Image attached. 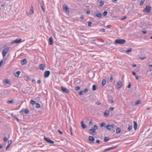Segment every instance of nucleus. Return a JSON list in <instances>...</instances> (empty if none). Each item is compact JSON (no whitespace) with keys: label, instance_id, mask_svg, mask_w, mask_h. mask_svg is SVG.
Segmentation results:
<instances>
[{"label":"nucleus","instance_id":"obj_22","mask_svg":"<svg viewBox=\"0 0 152 152\" xmlns=\"http://www.w3.org/2000/svg\"><path fill=\"white\" fill-rule=\"evenodd\" d=\"M27 63V60L26 59H24L21 62V64L22 65H23L26 64Z\"/></svg>","mask_w":152,"mask_h":152},{"label":"nucleus","instance_id":"obj_8","mask_svg":"<svg viewBox=\"0 0 152 152\" xmlns=\"http://www.w3.org/2000/svg\"><path fill=\"white\" fill-rule=\"evenodd\" d=\"M61 89L62 91L65 93H68L69 91V90L67 89L66 88L64 87L63 86H61Z\"/></svg>","mask_w":152,"mask_h":152},{"label":"nucleus","instance_id":"obj_41","mask_svg":"<svg viewBox=\"0 0 152 152\" xmlns=\"http://www.w3.org/2000/svg\"><path fill=\"white\" fill-rule=\"evenodd\" d=\"M25 80H28L29 79V77L28 76H25Z\"/></svg>","mask_w":152,"mask_h":152},{"label":"nucleus","instance_id":"obj_18","mask_svg":"<svg viewBox=\"0 0 152 152\" xmlns=\"http://www.w3.org/2000/svg\"><path fill=\"white\" fill-rule=\"evenodd\" d=\"M134 128L135 130H136L137 128V124L135 121H134Z\"/></svg>","mask_w":152,"mask_h":152},{"label":"nucleus","instance_id":"obj_55","mask_svg":"<svg viewBox=\"0 0 152 152\" xmlns=\"http://www.w3.org/2000/svg\"><path fill=\"white\" fill-rule=\"evenodd\" d=\"M96 104H101V102H97L96 103Z\"/></svg>","mask_w":152,"mask_h":152},{"label":"nucleus","instance_id":"obj_42","mask_svg":"<svg viewBox=\"0 0 152 152\" xmlns=\"http://www.w3.org/2000/svg\"><path fill=\"white\" fill-rule=\"evenodd\" d=\"M83 93H84V91H81L80 92H79V95H82L83 94Z\"/></svg>","mask_w":152,"mask_h":152},{"label":"nucleus","instance_id":"obj_2","mask_svg":"<svg viewBox=\"0 0 152 152\" xmlns=\"http://www.w3.org/2000/svg\"><path fill=\"white\" fill-rule=\"evenodd\" d=\"M22 39L21 38H18L12 42L11 43L12 44H18L20 43Z\"/></svg>","mask_w":152,"mask_h":152},{"label":"nucleus","instance_id":"obj_30","mask_svg":"<svg viewBox=\"0 0 152 152\" xmlns=\"http://www.w3.org/2000/svg\"><path fill=\"white\" fill-rule=\"evenodd\" d=\"M13 102H14V101L12 100H11L8 101L7 102V103L8 104H13Z\"/></svg>","mask_w":152,"mask_h":152},{"label":"nucleus","instance_id":"obj_28","mask_svg":"<svg viewBox=\"0 0 152 152\" xmlns=\"http://www.w3.org/2000/svg\"><path fill=\"white\" fill-rule=\"evenodd\" d=\"M100 126L101 127H103L104 126H105V125H106V123L104 122H102V123L101 124H100Z\"/></svg>","mask_w":152,"mask_h":152},{"label":"nucleus","instance_id":"obj_53","mask_svg":"<svg viewBox=\"0 0 152 152\" xmlns=\"http://www.w3.org/2000/svg\"><path fill=\"white\" fill-rule=\"evenodd\" d=\"M92 24V23L91 22H89L88 23V26H90Z\"/></svg>","mask_w":152,"mask_h":152},{"label":"nucleus","instance_id":"obj_37","mask_svg":"<svg viewBox=\"0 0 152 152\" xmlns=\"http://www.w3.org/2000/svg\"><path fill=\"white\" fill-rule=\"evenodd\" d=\"M145 1V0H141V1L140 2V5H142Z\"/></svg>","mask_w":152,"mask_h":152},{"label":"nucleus","instance_id":"obj_23","mask_svg":"<svg viewBox=\"0 0 152 152\" xmlns=\"http://www.w3.org/2000/svg\"><path fill=\"white\" fill-rule=\"evenodd\" d=\"M49 44L50 45H52L53 44V38L52 37H50L49 39Z\"/></svg>","mask_w":152,"mask_h":152},{"label":"nucleus","instance_id":"obj_31","mask_svg":"<svg viewBox=\"0 0 152 152\" xmlns=\"http://www.w3.org/2000/svg\"><path fill=\"white\" fill-rule=\"evenodd\" d=\"M104 142H107V141H108L109 140V138H108V137H104Z\"/></svg>","mask_w":152,"mask_h":152},{"label":"nucleus","instance_id":"obj_14","mask_svg":"<svg viewBox=\"0 0 152 152\" xmlns=\"http://www.w3.org/2000/svg\"><path fill=\"white\" fill-rule=\"evenodd\" d=\"M90 133L93 135H94L95 134L96 132L94 129H90Z\"/></svg>","mask_w":152,"mask_h":152},{"label":"nucleus","instance_id":"obj_47","mask_svg":"<svg viewBox=\"0 0 152 152\" xmlns=\"http://www.w3.org/2000/svg\"><path fill=\"white\" fill-rule=\"evenodd\" d=\"M88 89L87 88H85L84 91V92L86 93L88 92Z\"/></svg>","mask_w":152,"mask_h":152},{"label":"nucleus","instance_id":"obj_49","mask_svg":"<svg viewBox=\"0 0 152 152\" xmlns=\"http://www.w3.org/2000/svg\"><path fill=\"white\" fill-rule=\"evenodd\" d=\"M142 31L144 34H145L147 33V31L145 30Z\"/></svg>","mask_w":152,"mask_h":152},{"label":"nucleus","instance_id":"obj_13","mask_svg":"<svg viewBox=\"0 0 152 152\" xmlns=\"http://www.w3.org/2000/svg\"><path fill=\"white\" fill-rule=\"evenodd\" d=\"M110 114L109 111L108 110H106L104 113V115L105 117H107Z\"/></svg>","mask_w":152,"mask_h":152},{"label":"nucleus","instance_id":"obj_56","mask_svg":"<svg viewBox=\"0 0 152 152\" xmlns=\"http://www.w3.org/2000/svg\"><path fill=\"white\" fill-rule=\"evenodd\" d=\"M35 107L36 108H39L40 107V105H36Z\"/></svg>","mask_w":152,"mask_h":152},{"label":"nucleus","instance_id":"obj_17","mask_svg":"<svg viewBox=\"0 0 152 152\" xmlns=\"http://www.w3.org/2000/svg\"><path fill=\"white\" fill-rule=\"evenodd\" d=\"M94 16L99 18H101L102 17V15L101 13L99 12L96 13H94Z\"/></svg>","mask_w":152,"mask_h":152},{"label":"nucleus","instance_id":"obj_46","mask_svg":"<svg viewBox=\"0 0 152 152\" xmlns=\"http://www.w3.org/2000/svg\"><path fill=\"white\" fill-rule=\"evenodd\" d=\"M114 109V108L113 107H110L109 108V110L110 111H113V110Z\"/></svg>","mask_w":152,"mask_h":152},{"label":"nucleus","instance_id":"obj_20","mask_svg":"<svg viewBox=\"0 0 152 152\" xmlns=\"http://www.w3.org/2000/svg\"><path fill=\"white\" fill-rule=\"evenodd\" d=\"M45 65L43 64H41L39 66V68L40 69L44 70V69Z\"/></svg>","mask_w":152,"mask_h":152},{"label":"nucleus","instance_id":"obj_9","mask_svg":"<svg viewBox=\"0 0 152 152\" xmlns=\"http://www.w3.org/2000/svg\"><path fill=\"white\" fill-rule=\"evenodd\" d=\"M33 8L32 6H31V8H30L29 11L28 12H27V15H30L34 13L33 10Z\"/></svg>","mask_w":152,"mask_h":152},{"label":"nucleus","instance_id":"obj_50","mask_svg":"<svg viewBox=\"0 0 152 152\" xmlns=\"http://www.w3.org/2000/svg\"><path fill=\"white\" fill-rule=\"evenodd\" d=\"M131 84L130 83H129L128 86L127 87L128 88H130L131 87Z\"/></svg>","mask_w":152,"mask_h":152},{"label":"nucleus","instance_id":"obj_48","mask_svg":"<svg viewBox=\"0 0 152 152\" xmlns=\"http://www.w3.org/2000/svg\"><path fill=\"white\" fill-rule=\"evenodd\" d=\"M146 58L145 57H141L140 58V59H141V60H143L145 59Z\"/></svg>","mask_w":152,"mask_h":152},{"label":"nucleus","instance_id":"obj_45","mask_svg":"<svg viewBox=\"0 0 152 152\" xmlns=\"http://www.w3.org/2000/svg\"><path fill=\"white\" fill-rule=\"evenodd\" d=\"M72 127L71 126H70V132H71V134L72 136V135H73V134H72Z\"/></svg>","mask_w":152,"mask_h":152},{"label":"nucleus","instance_id":"obj_38","mask_svg":"<svg viewBox=\"0 0 152 152\" xmlns=\"http://www.w3.org/2000/svg\"><path fill=\"white\" fill-rule=\"evenodd\" d=\"M132 128V126H129L128 128V130L129 131H130Z\"/></svg>","mask_w":152,"mask_h":152},{"label":"nucleus","instance_id":"obj_51","mask_svg":"<svg viewBox=\"0 0 152 152\" xmlns=\"http://www.w3.org/2000/svg\"><path fill=\"white\" fill-rule=\"evenodd\" d=\"M96 143H99L100 142V141L99 140H96Z\"/></svg>","mask_w":152,"mask_h":152},{"label":"nucleus","instance_id":"obj_59","mask_svg":"<svg viewBox=\"0 0 152 152\" xmlns=\"http://www.w3.org/2000/svg\"><path fill=\"white\" fill-rule=\"evenodd\" d=\"M58 131L61 134H62V132L60 130H58Z\"/></svg>","mask_w":152,"mask_h":152},{"label":"nucleus","instance_id":"obj_27","mask_svg":"<svg viewBox=\"0 0 152 152\" xmlns=\"http://www.w3.org/2000/svg\"><path fill=\"white\" fill-rule=\"evenodd\" d=\"M121 132V129L119 128H117L116 129V133H119Z\"/></svg>","mask_w":152,"mask_h":152},{"label":"nucleus","instance_id":"obj_19","mask_svg":"<svg viewBox=\"0 0 152 152\" xmlns=\"http://www.w3.org/2000/svg\"><path fill=\"white\" fill-rule=\"evenodd\" d=\"M20 71H18L17 72H16L14 74V75L15 77H18L19 76V75H20Z\"/></svg>","mask_w":152,"mask_h":152},{"label":"nucleus","instance_id":"obj_60","mask_svg":"<svg viewBox=\"0 0 152 152\" xmlns=\"http://www.w3.org/2000/svg\"><path fill=\"white\" fill-rule=\"evenodd\" d=\"M37 82L38 84H39L40 83L41 81H40V80H38L37 81Z\"/></svg>","mask_w":152,"mask_h":152},{"label":"nucleus","instance_id":"obj_35","mask_svg":"<svg viewBox=\"0 0 152 152\" xmlns=\"http://www.w3.org/2000/svg\"><path fill=\"white\" fill-rule=\"evenodd\" d=\"M96 89V86L95 85H93L92 86V90L93 91H95Z\"/></svg>","mask_w":152,"mask_h":152},{"label":"nucleus","instance_id":"obj_43","mask_svg":"<svg viewBox=\"0 0 152 152\" xmlns=\"http://www.w3.org/2000/svg\"><path fill=\"white\" fill-rule=\"evenodd\" d=\"M7 140V137H4V142H6Z\"/></svg>","mask_w":152,"mask_h":152},{"label":"nucleus","instance_id":"obj_24","mask_svg":"<svg viewBox=\"0 0 152 152\" xmlns=\"http://www.w3.org/2000/svg\"><path fill=\"white\" fill-rule=\"evenodd\" d=\"M81 126L82 127L83 129L86 128V126L84 124L83 121L81 122Z\"/></svg>","mask_w":152,"mask_h":152},{"label":"nucleus","instance_id":"obj_1","mask_svg":"<svg viewBox=\"0 0 152 152\" xmlns=\"http://www.w3.org/2000/svg\"><path fill=\"white\" fill-rule=\"evenodd\" d=\"M126 42L125 40L124 39H116L115 42L116 43L123 44Z\"/></svg>","mask_w":152,"mask_h":152},{"label":"nucleus","instance_id":"obj_26","mask_svg":"<svg viewBox=\"0 0 152 152\" xmlns=\"http://www.w3.org/2000/svg\"><path fill=\"white\" fill-rule=\"evenodd\" d=\"M106 80H104V79L103 80H102V86H104L105 85V84H106Z\"/></svg>","mask_w":152,"mask_h":152},{"label":"nucleus","instance_id":"obj_10","mask_svg":"<svg viewBox=\"0 0 152 152\" xmlns=\"http://www.w3.org/2000/svg\"><path fill=\"white\" fill-rule=\"evenodd\" d=\"M88 140L90 142L92 143L94 142L95 139L94 137L92 136H89L88 137Z\"/></svg>","mask_w":152,"mask_h":152},{"label":"nucleus","instance_id":"obj_12","mask_svg":"<svg viewBox=\"0 0 152 152\" xmlns=\"http://www.w3.org/2000/svg\"><path fill=\"white\" fill-rule=\"evenodd\" d=\"M50 75V72L49 71H45L44 73V76L45 77H48Z\"/></svg>","mask_w":152,"mask_h":152},{"label":"nucleus","instance_id":"obj_3","mask_svg":"<svg viewBox=\"0 0 152 152\" xmlns=\"http://www.w3.org/2000/svg\"><path fill=\"white\" fill-rule=\"evenodd\" d=\"M9 48L7 47L5 48L3 51L2 53L3 58L6 56V53L8 52L9 50Z\"/></svg>","mask_w":152,"mask_h":152},{"label":"nucleus","instance_id":"obj_11","mask_svg":"<svg viewBox=\"0 0 152 152\" xmlns=\"http://www.w3.org/2000/svg\"><path fill=\"white\" fill-rule=\"evenodd\" d=\"M114 125L113 124L108 125L106 126V128L108 130H111L114 128Z\"/></svg>","mask_w":152,"mask_h":152},{"label":"nucleus","instance_id":"obj_61","mask_svg":"<svg viewBox=\"0 0 152 152\" xmlns=\"http://www.w3.org/2000/svg\"><path fill=\"white\" fill-rule=\"evenodd\" d=\"M41 8H42V10L43 12H45V9H44V7H43L42 6H41Z\"/></svg>","mask_w":152,"mask_h":152},{"label":"nucleus","instance_id":"obj_36","mask_svg":"<svg viewBox=\"0 0 152 152\" xmlns=\"http://www.w3.org/2000/svg\"><path fill=\"white\" fill-rule=\"evenodd\" d=\"M30 103L31 104H36V102L34 100H32L31 101Z\"/></svg>","mask_w":152,"mask_h":152},{"label":"nucleus","instance_id":"obj_57","mask_svg":"<svg viewBox=\"0 0 152 152\" xmlns=\"http://www.w3.org/2000/svg\"><path fill=\"white\" fill-rule=\"evenodd\" d=\"M126 18V16H124V18H123L121 19V20H123L125 19Z\"/></svg>","mask_w":152,"mask_h":152},{"label":"nucleus","instance_id":"obj_15","mask_svg":"<svg viewBox=\"0 0 152 152\" xmlns=\"http://www.w3.org/2000/svg\"><path fill=\"white\" fill-rule=\"evenodd\" d=\"M122 86V83L120 81H119L118 82L116 87L118 88H120Z\"/></svg>","mask_w":152,"mask_h":152},{"label":"nucleus","instance_id":"obj_4","mask_svg":"<svg viewBox=\"0 0 152 152\" xmlns=\"http://www.w3.org/2000/svg\"><path fill=\"white\" fill-rule=\"evenodd\" d=\"M151 10V6H146L145 8L143 10V11L149 12H150Z\"/></svg>","mask_w":152,"mask_h":152},{"label":"nucleus","instance_id":"obj_7","mask_svg":"<svg viewBox=\"0 0 152 152\" xmlns=\"http://www.w3.org/2000/svg\"><path fill=\"white\" fill-rule=\"evenodd\" d=\"M44 140L50 143V144H53L54 143V142L51 140L50 139H49L48 138L46 137H44Z\"/></svg>","mask_w":152,"mask_h":152},{"label":"nucleus","instance_id":"obj_21","mask_svg":"<svg viewBox=\"0 0 152 152\" xmlns=\"http://www.w3.org/2000/svg\"><path fill=\"white\" fill-rule=\"evenodd\" d=\"M12 142L11 140H10L8 141L7 145V146L6 148V150H7V149L8 148H9L10 146V145L12 143Z\"/></svg>","mask_w":152,"mask_h":152},{"label":"nucleus","instance_id":"obj_39","mask_svg":"<svg viewBox=\"0 0 152 152\" xmlns=\"http://www.w3.org/2000/svg\"><path fill=\"white\" fill-rule=\"evenodd\" d=\"M80 87L79 86H77L75 88V89L76 91L80 89Z\"/></svg>","mask_w":152,"mask_h":152},{"label":"nucleus","instance_id":"obj_40","mask_svg":"<svg viewBox=\"0 0 152 152\" xmlns=\"http://www.w3.org/2000/svg\"><path fill=\"white\" fill-rule=\"evenodd\" d=\"M107 13V12L106 11H104L103 12V15L104 16H106Z\"/></svg>","mask_w":152,"mask_h":152},{"label":"nucleus","instance_id":"obj_54","mask_svg":"<svg viewBox=\"0 0 152 152\" xmlns=\"http://www.w3.org/2000/svg\"><path fill=\"white\" fill-rule=\"evenodd\" d=\"M132 75L134 76H136V73L135 72H134V71H133L132 72Z\"/></svg>","mask_w":152,"mask_h":152},{"label":"nucleus","instance_id":"obj_6","mask_svg":"<svg viewBox=\"0 0 152 152\" xmlns=\"http://www.w3.org/2000/svg\"><path fill=\"white\" fill-rule=\"evenodd\" d=\"M118 147V146L117 145V146H113V147H110V148H107L106 149H105V150H104V152H106L107 151H110V150H113L114 149H115V148H117Z\"/></svg>","mask_w":152,"mask_h":152},{"label":"nucleus","instance_id":"obj_32","mask_svg":"<svg viewBox=\"0 0 152 152\" xmlns=\"http://www.w3.org/2000/svg\"><path fill=\"white\" fill-rule=\"evenodd\" d=\"M141 101L140 100H139L135 102V104H138L141 103Z\"/></svg>","mask_w":152,"mask_h":152},{"label":"nucleus","instance_id":"obj_29","mask_svg":"<svg viewBox=\"0 0 152 152\" xmlns=\"http://www.w3.org/2000/svg\"><path fill=\"white\" fill-rule=\"evenodd\" d=\"M132 50V48H129L127 50L126 52V53H129V52H130Z\"/></svg>","mask_w":152,"mask_h":152},{"label":"nucleus","instance_id":"obj_33","mask_svg":"<svg viewBox=\"0 0 152 152\" xmlns=\"http://www.w3.org/2000/svg\"><path fill=\"white\" fill-rule=\"evenodd\" d=\"M98 129V126L97 125H94V126L93 129H94L95 131L96 130Z\"/></svg>","mask_w":152,"mask_h":152},{"label":"nucleus","instance_id":"obj_62","mask_svg":"<svg viewBox=\"0 0 152 152\" xmlns=\"http://www.w3.org/2000/svg\"><path fill=\"white\" fill-rule=\"evenodd\" d=\"M110 101V104H112L113 103V100L112 99Z\"/></svg>","mask_w":152,"mask_h":152},{"label":"nucleus","instance_id":"obj_52","mask_svg":"<svg viewBox=\"0 0 152 152\" xmlns=\"http://www.w3.org/2000/svg\"><path fill=\"white\" fill-rule=\"evenodd\" d=\"M113 80V77L112 76H111V77H110V81H112V80Z\"/></svg>","mask_w":152,"mask_h":152},{"label":"nucleus","instance_id":"obj_44","mask_svg":"<svg viewBox=\"0 0 152 152\" xmlns=\"http://www.w3.org/2000/svg\"><path fill=\"white\" fill-rule=\"evenodd\" d=\"M100 31L102 32H104L105 31V29H102L100 30Z\"/></svg>","mask_w":152,"mask_h":152},{"label":"nucleus","instance_id":"obj_58","mask_svg":"<svg viewBox=\"0 0 152 152\" xmlns=\"http://www.w3.org/2000/svg\"><path fill=\"white\" fill-rule=\"evenodd\" d=\"M92 121H90L89 123V125L92 126Z\"/></svg>","mask_w":152,"mask_h":152},{"label":"nucleus","instance_id":"obj_25","mask_svg":"<svg viewBox=\"0 0 152 152\" xmlns=\"http://www.w3.org/2000/svg\"><path fill=\"white\" fill-rule=\"evenodd\" d=\"M4 83L5 85L10 83V81L8 80L5 79L4 80Z\"/></svg>","mask_w":152,"mask_h":152},{"label":"nucleus","instance_id":"obj_63","mask_svg":"<svg viewBox=\"0 0 152 152\" xmlns=\"http://www.w3.org/2000/svg\"><path fill=\"white\" fill-rule=\"evenodd\" d=\"M90 11L89 10H88L86 12V13L88 14H90Z\"/></svg>","mask_w":152,"mask_h":152},{"label":"nucleus","instance_id":"obj_64","mask_svg":"<svg viewBox=\"0 0 152 152\" xmlns=\"http://www.w3.org/2000/svg\"><path fill=\"white\" fill-rule=\"evenodd\" d=\"M3 60H2L1 62H0V66L2 64V63H3Z\"/></svg>","mask_w":152,"mask_h":152},{"label":"nucleus","instance_id":"obj_16","mask_svg":"<svg viewBox=\"0 0 152 152\" xmlns=\"http://www.w3.org/2000/svg\"><path fill=\"white\" fill-rule=\"evenodd\" d=\"M63 9L66 12H69V10L66 5H65L64 6H63Z\"/></svg>","mask_w":152,"mask_h":152},{"label":"nucleus","instance_id":"obj_5","mask_svg":"<svg viewBox=\"0 0 152 152\" xmlns=\"http://www.w3.org/2000/svg\"><path fill=\"white\" fill-rule=\"evenodd\" d=\"M24 112L25 113V114H27L29 113V110L27 109H24L23 108L20 111V113L21 114H22Z\"/></svg>","mask_w":152,"mask_h":152},{"label":"nucleus","instance_id":"obj_34","mask_svg":"<svg viewBox=\"0 0 152 152\" xmlns=\"http://www.w3.org/2000/svg\"><path fill=\"white\" fill-rule=\"evenodd\" d=\"M100 4L99 6L100 7H101L104 5V1H101L100 2Z\"/></svg>","mask_w":152,"mask_h":152}]
</instances>
